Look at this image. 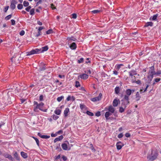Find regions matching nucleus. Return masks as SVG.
Segmentation results:
<instances>
[{"mask_svg": "<svg viewBox=\"0 0 161 161\" xmlns=\"http://www.w3.org/2000/svg\"><path fill=\"white\" fill-rule=\"evenodd\" d=\"M40 51V50L37 48L35 49H33L30 52H27L26 55L29 56L34 54H37L39 53V52Z\"/></svg>", "mask_w": 161, "mask_h": 161, "instance_id": "0eeeda50", "label": "nucleus"}, {"mask_svg": "<svg viewBox=\"0 0 161 161\" xmlns=\"http://www.w3.org/2000/svg\"><path fill=\"white\" fill-rule=\"evenodd\" d=\"M115 108L112 105L107 106L104 108V110L109 112L111 113L114 114V113Z\"/></svg>", "mask_w": 161, "mask_h": 161, "instance_id": "423d86ee", "label": "nucleus"}, {"mask_svg": "<svg viewBox=\"0 0 161 161\" xmlns=\"http://www.w3.org/2000/svg\"><path fill=\"white\" fill-rule=\"evenodd\" d=\"M41 32L38 31L36 35V36L37 37L41 35Z\"/></svg>", "mask_w": 161, "mask_h": 161, "instance_id": "5fc2aeb1", "label": "nucleus"}, {"mask_svg": "<svg viewBox=\"0 0 161 161\" xmlns=\"http://www.w3.org/2000/svg\"><path fill=\"white\" fill-rule=\"evenodd\" d=\"M62 158L63 160L64 161L66 160L67 159V157L64 155L62 157Z\"/></svg>", "mask_w": 161, "mask_h": 161, "instance_id": "4d7b16f0", "label": "nucleus"}, {"mask_svg": "<svg viewBox=\"0 0 161 161\" xmlns=\"http://www.w3.org/2000/svg\"><path fill=\"white\" fill-rule=\"evenodd\" d=\"M153 25V23L151 22H148L146 23L144 26L145 27H147L149 26H152Z\"/></svg>", "mask_w": 161, "mask_h": 161, "instance_id": "4be33fe9", "label": "nucleus"}, {"mask_svg": "<svg viewBox=\"0 0 161 161\" xmlns=\"http://www.w3.org/2000/svg\"><path fill=\"white\" fill-rule=\"evenodd\" d=\"M9 6H8L5 7L4 9V11L5 12H6L9 8Z\"/></svg>", "mask_w": 161, "mask_h": 161, "instance_id": "3c124183", "label": "nucleus"}, {"mask_svg": "<svg viewBox=\"0 0 161 161\" xmlns=\"http://www.w3.org/2000/svg\"><path fill=\"white\" fill-rule=\"evenodd\" d=\"M25 32L24 30H22L19 32V35L21 36H23L25 34Z\"/></svg>", "mask_w": 161, "mask_h": 161, "instance_id": "de8ad7c7", "label": "nucleus"}, {"mask_svg": "<svg viewBox=\"0 0 161 161\" xmlns=\"http://www.w3.org/2000/svg\"><path fill=\"white\" fill-rule=\"evenodd\" d=\"M61 147L64 150H68V146L65 143L62 144L61 145Z\"/></svg>", "mask_w": 161, "mask_h": 161, "instance_id": "412c9836", "label": "nucleus"}, {"mask_svg": "<svg viewBox=\"0 0 161 161\" xmlns=\"http://www.w3.org/2000/svg\"><path fill=\"white\" fill-rule=\"evenodd\" d=\"M12 14H9L5 18V19L6 20H9L11 17Z\"/></svg>", "mask_w": 161, "mask_h": 161, "instance_id": "c03bdc74", "label": "nucleus"}, {"mask_svg": "<svg viewBox=\"0 0 161 161\" xmlns=\"http://www.w3.org/2000/svg\"><path fill=\"white\" fill-rule=\"evenodd\" d=\"M161 74V71H159L156 72H155V75H159Z\"/></svg>", "mask_w": 161, "mask_h": 161, "instance_id": "bf43d9fd", "label": "nucleus"}, {"mask_svg": "<svg viewBox=\"0 0 161 161\" xmlns=\"http://www.w3.org/2000/svg\"><path fill=\"white\" fill-rule=\"evenodd\" d=\"M48 47L47 46H45L42 47L41 52L42 53L48 50Z\"/></svg>", "mask_w": 161, "mask_h": 161, "instance_id": "cd10ccee", "label": "nucleus"}, {"mask_svg": "<svg viewBox=\"0 0 161 161\" xmlns=\"http://www.w3.org/2000/svg\"><path fill=\"white\" fill-rule=\"evenodd\" d=\"M158 14H157L155 15H154L152 17H150V19H151L152 18V19L153 20H156L157 17L158 16Z\"/></svg>", "mask_w": 161, "mask_h": 161, "instance_id": "a878e982", "label": "nucleus"}, {"mask_svg": "<svg viewBox=\"0 0 161 161\" xmlns=\"http://www.w3.org/2000/svg\"><path fill=\"white\" fill-rule=\"evenodd\" d=\"M63 138V137L62 135H61L58 137L56 138L54 141V142H56L57 141L62 140Z\"/></svg>", "mask_w": 161, "mask_h": 161, "instance_id": "aec40b11", "label": "nucleus"}, {"mask_svg": "<svg viewBox=\"0 0 161 161\" xmlns=\"http://www.w3.org/2000/svg\"><path fill=\"white\" fill-rule=\"evenodd\" d=\"M43 96L42 95H41L39 97V100L40 101H43Z\"/></svg>", "mask_w": 161, "mask_h": 161, "instance_id": "6e6d98bb", "label": "nucleus"}, {"mask_svg": "<svg viewBox=\"0 0 161 161\" xmlns=\"http://www.w3.org/2000/svg\"><path fill=\"white\" fill-rule=\"evenodd\" d=\"M14 88L15 89V90L17 92H19L20 89V86L19 85H15L13 86Z\"/></svg>", "mask_w": 161, "mask_h": 161, "instance_id": "5701e85b", "label": "nucleus"}, {"mask_svg": "<svg viewBox=\"0 0 161 161\" xmlns=\"http://www.w3.org/2000/svg\"><path fill=\"white\" fill-rule=\"evenodd\" d=\"M3 155L5 157L8 158L11 161L13 160V158L10 155L7 153H4L3 154Z\"/></svg>", "mask_w": 161, "mask_h": 161, "instance_id": "4468645a", "label": "nucleus"}, {"mask_svg": "<svg viewBox=\"0 0 161 161\" xmlns=\"http://www.w3.org/2000/svg\"><path fill=\"white\" fill-rule=\"evenodd\" d=\"M133 83H136L137 84H140L141 83V81L140 80H137V81H136V80H133Z\"/></svg>", "mask_w": 161, "mask_h": 161, "instance_id": "58836bf2", "label": "nucleus"}, {"mask_svg": "<svg viewBox=\"0 0 161 161\" xmlns=\"http://www.w3.org/2000/svg\"><path fill=\"white\" fill-rule=\"evenodd\" d=\"M129 74L130 75V76H132V77H134L135 75H136L137 74V73L136 72V71L135 70H132L130 71L129 72Z\"/></svg>", "mask_w": 161, "mask_h": 161, "instance_id": "dca6fc26", "label": "nucleus"}, {"mask_svg": "<svg viewBox=\"0 0 161 161\" xmlns=\"http://www.w3.org/2000/svg\"><path fill=\"white\" fill-rule=\"evenodd\" d=\"M29 3L28 2L24 1L23 2V5L25 7L28 6Z\"/></svg>", "mask_w": 161, "mask_h": 161, "instance_id": "e433bc0d", "label": "nucleus"}, {"mask_svg": "<svg viewBox=\"0 0 161 161\" xmlns=\"http://www.w3.org/2000/svg\"><path fill=\"white\" fill-rule=\"evenodd\" d=\"M149 86V85H147V86H146V88H145V89H144V91H143L142 89H141L140 90V92L141 93H142V92H146L147 91V88Z\"/></svg>", "mask_w": 161, "mask_h": 161, "instance_id": "f704fd0d", "label": "nucleus"}, {"mask_svg": "<svg viewBox=\"0 0 161 161\" xmlns=\"http://www.w3.org/2000/svg\"><path fill=\"white\" fill-rule=\"evenodd\" d=\"M31 6H28L26 8H25V10L27 12H29L30 11V10L31 8Z\"/></svg>", "mask_w": 161, "mask_h": 161, "instance_id": "a18cd8bd", "label": "nucleus"}, {"mask_svg": "<svg viewBox=\"0 0 161 161\" xmlns=\"http://www.w3.org/2000/svg\"><path fill=\"white\" fill-rule=\"evenodd\" d=\"M80 86V83L79 81H76L75 82V86L76 88H78Z\"/></svg>", "mask_w": 161, "mask_h": 161, "instance_id": "7c9ffc66", "label": "nucleus"}, {"mask_svg": "<svg viewBox=\"0 0 161 161\" xmlns=\"http://www.w3.org/2000/svg\"><path fill=\"white\" fill-rule=\"evenodd\" d=\"M120 103V101L119 99H115L113 102V106L116 107L118 106V104Z\"/></svg>", "mask_w": 161, "mask_h": 161, "instance_id": "f8f14e48", "label": "nucleus"}, {"mask_svg": "<svg viewBox=\"0 0 161 161\" xmlns=\"http://www.w3.org/2000/svg\"><path fill=\"white\" fill-rule=\"evenodd\" d=\"M69 112V108H65L64 110V114L65 117H66L68 115V113Z\"/></svg>", "mask_w": 161, "mask_h": 161, "instance_id": "f3484780", "label": "nucleus"}, {"mask_svg": "<svg viewBox=\"0 0 161 161\" xmlns=\"http://www.w3.org/2000/svg\"><path fill=\"white\" fill-rule=\"evenodd\" d=\"M37 135L41 138L43 139H48L50 137V136L44 135H42L40 133H38Z\"/></svg>", "mask_w": 161, "mask_h": 161, "instance_id": "ddd939ff", "label": "nucleus"}, {"mask_svg": "<svg viewBox=\"0 0 161 161\" xmlns=\"http://www.w3.org/2000/svg\"><path fill=\"white\" fill-rule=\"evenodd\" d=\"M61 111L59 109H56L54 112L55 114L57 115H59L60 114Z\"/></svg>", "mask_w": 161, "mask_h": 161, "instance_id": "bb28decb", "label": "nucleus"}, {"mask_svg": "<svg viewBox=\"0 0 161 161\" xmlns=\"http://www.w3.org/2000/svg\"><path fill=\"white\" fill-rule=\"evenodd\" d=\"M52 118H53V119L55 120H57L59 118V117L57 115H55V114H53L52 116Z\"/></svg>", "mask_w": 161, "mask_h": 161, "instance_id": "ea45409f", "label": "nucleus"}, {"mask_svg": "<svg viewBox=\"0 0 161 161\" xmlns=\"http://www.w3.org/2000/svg\"><path fill=\"white\" fill-rule=\"evenodd\" d=\"M44 103L42 102H41L38 103L37 102L34 101L33 102L34 109L33 111L36 113L39 112V109L40 110L44 112H47V109H43Z\"/></svg>", "mask_w": 161, "mask_h": 161, "instance_id": "f257e3e1", "label": "nucleus"}, {"mask_svg": "<svg viewBox=\"0 0 161 161\" xmlns=\"http://www.w3.org/2000/svg\"><path fill=\"white\" fill-rule=\"evenodd\" d=\"M125 108H124L122 106V107H120L119 109V112L121 113L123 112L124 111L125 109Z\"/></svg>", "mask_w": 161, "mask_h": 161, "instance_id": "c9c22d12", "label": "nucleus"}, {"mask_svg": "<svg viewBox=\"0 0 161 161\" xmlns=\"http://www.w3.org/2000/svg\"><path fill=\"white\" fill-rule=\"evenodd\" d=\"M70 98H71V97H70V96H69L67 98L66 100L67 101H69L70 100Z\"/></svg>", "mask_w": 161, "mask_h": 161, "instance_id": "774afa93", "label": "nucleus"}, {"mask_svg": "<svg viewBox=\"0 0 161 161\" xmlns=\"http://www.w3.org/2000/svg\"><path fill=\"white\" fill-rule=\"evenodd\" d=\"M37 23L38 25H42V23L41 22L40 20H38L37 21Z\"/></svg>", "mask_w": 161, "mask_h": 161, "instance_id": "680f3d73", "label": "nucleus"}, {"mask_svg": "<svg viewBox=\"0 0 161 161\" xmlns=\"http://www.w3.org/2000/svg\"><path fill=\"white\" fill-rule=\"evenodd\" d=\"M141 98L140 96V93L139 92H137L136 95V99L137 101L139 100Z\"/></svg>", "mask_w": 161, "mask_h": 161, "instance_id": "393cba45", "label": "nucleus"}, {"mask_svg": "<svg viewBox=\"0 0 161 161\" xmlns=\"http://www.w3.org/2000/svg\"><path fill=\"white\" fill-rule=\"evenodd\" d=\"M17 8L19 9H21L23 8V5L21 4H19L18 5Z\"/></svg>", "mask_w": 161, "mask_h": 161, "instance_id": "4c0bfd02", "label": "nucleus"}, {"mask_svg": "<svg viewBox=\"0 0 161 161\" xmlns=\"http://www.w3.org/2000/svg\"><path fill=\"white\" fill-rule=\"evenodd\" d=\"M102 94L101 93H100L99 94V96L98 97H97L91 99V101L95 102L97 101H99L101 100L102 99Z\"/></svg>", "mask_w": 161, "mask_h": 161, "instance_id": "6e6552de", "label": "nucleus"}, {"mask_svg": "<svg viewBox=\"0 0 161 161\" xmlns=\"http://www.w3.org/2000/svg\"><path fill=\"white\" fill-rule=\"evenodd\" d=\"M16 0H12L11 2L10 8L13 10L15 8V4L17 3Z\"/></svg>", "mask_w": 161, "mask_h": 161, "instance_id": "1a4fd4ad", "label": "nucleus"}, {"mask_svg": "<svg viewBox=\"0 0 161 161\" xmlns=\"http://www.w3.org/2000/svg\"><path fill=\"white\" fill-rule=\"evenodd\" d=\"M60 158V155H58L55 157V159L56 160L59 159Z\"/></svg>", "mask_w": 161, "mask_h": 161, "instance_id": "0e129e2a", "label": "nucleus"}, {"mask_svg": "<svg viewBox=\"0 0 161 161\" xmlns=\"http://www.w3.org/2000/svg\"><path fill=\"white\" fill-rule=\"evenodd\" d=\"M84 61V58H81L78 60V62L79 63H83Z\"/></svg>", "mask_w": 161, "mask_h": 161, "instance_id": "79ce46f5", "label": "nucleus"}, {"mask_svg": "<svg viewBox=\"0 0 161 161\" xmlns=\"http://www.w3.org/2000/svg\"><path fill=\"white\" fill-rule=\"evenodd\" d=\"M134 91V90L127 89L125 92V94L124 96H123V95H121V97H122L123 96L127 97H128L129 98V96L131 95V93H133Z\"/></svg>", "mask_w": 161, "mask_h": 161, "instance_id": "39448f33", "label": "nucleus"}, {"mask_svg": "<svg viewBox=\"0 0 161 161\" xmlns=\"http://www.w3.org/2000/svg\"><path fill=\"white\" fill-rule=\"evenodd\" d=\"M63 98H64L63 96H62L60 97H58L57 98V100L58 101L60 102Z\"/></svg>", "mask_w": 161, "mask_h": 161, "instance_id": "a19ab883", "label": "nucleus"}, {"mask_svg": "<svg viewBox=\"0 0 161 161\" xmlns=\"http://www.w3.org/2000/svg\"><path fill=\"white\" fill-rule=\"evenodd\" d=\"M119 88L118 86H116L115 88V92L116 94H118L119 92Z\"/></svg>", "mask_w": 161, "mask_h": 161, "instance_id": "c756f323", "label": "nucleus"}, {"mask_svg": "<svg viewBox=\"0 0 161 161\" xmlns=\"http://www.w3.org/2000/svg\"><path fill=\"white\" fill-rule=\"evenodd\" d=\"M44 29V27L42 26H40L39 27L38 31H41Z\"/></svg>", "mask_w": 161, "mask_h": 161, "instance_id": "69168bd1", "label": "nucleus"}, {"mask_svg": "<svg viewBox=\"0 0 161 161\" xmlns=\"http://www.w3.org/2000/svg\"><path fill=\"white\" fill-rule=\"evenodd\" d=\"M14 156L17 160L19 161L20 157L17 152H15L14 154Z\"/></svg>", "mask_w": 161, "mask_h": 161, "instance_id": "b1692460", "label": "nucleus"}, {"mask_svg": "<svg viewBox=\"0 0 161 161\" xmlns=\"http://www.w3.org/2000/svg\"><path fill=\"white\" fill-rule=\"evenodd\" d=\"M161 80V79L160 78H157L155 79V82H158L159 81Z\"/></svg>", "mask_w": 161, "mask_h": 161, "instance_id": "e2e57ef3", "label": "nucleus"}, {"mask_svg": "<svg viewBox=\"0 0 161 161\" xmlns=\"http://www.w3.org/2000/svg\"><path fill=\"white\" fill-rule=\"evenodd\" d=\"M57 134L56 133V134H53V133H52L51 134V136L52 137H55L56 136H57Z\"/></svg>", "mask_w": 161, "mask_h": 161, "instance_id": "052dcab7", "label": "nucleus"}, {"mask_svg": "<svg viewBox=\"0 0 161 161\" xmlns=\"http://www.w3.org/2000/svg\"><path fill=\"white\" fill-rule=\"evenodd\" d=\"M129 100V98L127 97L124 96L123 99L121 100V106L124 108H126L127 105L130 104Z\"/></svg>", "mask_w": 161, "mask_h": 161, "instance_id": "7ed1b4c3", "label": "nucleus"}, {"mask_svg": "<svg viewBox=\"0 0 161 161\" xmlns=\"http://www.w3.org/2000/svg\"><path fill=\"white\" fill-rule=\"evenodd\" d=\"M11 22L12 25H14L15 24V21L14 19H11Z\"/></svg>", "mask_w": 161, "mask_h": 161, "instance_id": "603ef678", "label": "nucleus"}, {"mask_svg": "<svg viewBox=\"0 0 161 161\" xmlns=\"http://www.w3.org/2000/svg\"><path fill=\"white\" fill-rule=\"evenodd\" d=\"M154 75H155L154 67V66H152L150 68L148 75L147 76L148 78L151 80L153 79V76Z\"/></svg>", "mask_w": 161, "mask_h": 161, "instance_id": "20e7f679", "label": "nucleus"}, {"mask_svg": "<svg viewBox=\"0 0 161 161\" xmlns=\"http://www.w3.org/2000/svg\"><path fill=\"white\" fill-rule=\"evenodd\" d=\"M123 136V135L122 133H120L118 135V138H121Z\"/></svg>", "mask_w": 161, "mask_h": 161, "instance_id": "864d4df0", "label": "nucleus"}, {"mask_svg": "<svg viewBox=\"0 0 161 161\" xmlns=\"http://www.w3.org/2000/svg\"><path fill=\"white\" fill-rule=\"evenodd\" d=\"M72 18L73 19H75L77 17V15L75 13L72 14Z\"/></svg>", "mask_w": 161, "mask_h": 161, "instance_id": "8fccbe9b", "label": "nucleus"}, {"mask_svg": "<svg viewBox=\"0 0 161 161\" xmlns=\"http://www.w3.org/2000/svg\"><path fill=\"white\" fill-rule=\"evenodd\" d=\"M67 40L68 41H75L76 39L73 36H71V37H68L67 38Z\"/></svg>", "mask_w": 161, "mask_h": 161, "instance_id": "c85d7f7f", "label": "nucleus"}, {"mask_svg": "<svg viewBox=\"0 0 161 161\" xmlns=\"http://www.w3.org/2000/svg\"><path fill=\"white\" fill-rule=\"evenodd\" d=\"M88 75L86 74H82L78 76L79 78H80L84 80L87 79L88 78Z\"/></svg>", "mask_w": 161, "mask_h": 161, "instance_id": "9b49d317", "label": "nucleus"}, {"mask_svg": "<svg viewBox=\"0 0 161 161\" xmlns=\"http://www.w3.org/2000/svg\"><path fill=\"white\" fill-rule=\"evenodd\" d=\"M124 145V144L120 141L117 142L116 144L117 149L118 150H120Z\"/></svg>", "mask_w": 161, "mask_h": 161, "instance_id": "9d476101", "label": "nucleus"}, {"mask_svg": "<svg viewBox=\"0 0 161 161\" xmlns=\"http://www.w3.org/2000/svg\"><path fill=\"white\" fill-rule=\"evenodd\" d=\"M158 153L156 150H152L151 153L149 152L147 158L148 161H153L156 159L158 156Z\"/></svg>", "mask_w": 161, "mask_h": 161, "instance_id": "f03ea898", "label": "nucleus"}, {"mask_svg": "<svg viewBox=\"0 0 161 161\" xmlns=\"http://www.w3.org/2000/svg\"><path fill=\"white\" fill-rule=\"evenodd\" d=\"M95 115L99 117L101 115V113L100 111H97Z\"/></svg>", "mask_w": 161, "mask_h": 161, "instance_id": "09e8293b", "label": "nucleus"}, {"mask_svg": "<svg viewBox=\"0 0 161 161\" xmlns=\"http://www.w3.org/2000/svg\"><path fill=\"white\" fill-rule=\"evenodd\" d=\"M86 114L88 115L91 116H92L94 115V114L93 113L89 111H87L86 112Z\"/></svg>", "mask_w": 161, "mask_h": 161, "instance_id": "473e14b6", "label": "nucleus"}, {"mask_svg": "<svg viewBox=\"0 0 161 161\" xmlns=\"http://www.w3.org/2000/svg\"><path fill=\"white\" fill-rule=\"evenodd\" d=\"M70 47L72 49H75L77 47L76 45L75 42H73L70 45Z\"/></svg>", "mask_w": 161, "mask_h": 161, "instance_id": "a211bd4d", "label": "nucleus"}, {"mask_svg": "<svg viewBox=\"0 0 161 161\" xmlns=\"http://www.w3.org/2000/svg\"><path fill=\"white\" fill-rule=\"evenodd\" d=\"M112 114V113L108 111L106 112L105 114V117L106 120L109 119V117Z\"/></svg>", "mask_w": 161, "mask_h": 161, "instance_id": "2eb2a0df", "label": "nucleus"}, {"mask_svg": "<svg viewBox=\"0 0 161 161\" xmlns=\"http://www.w3.org/2000/svg\"><path fill=\"white\" fill-rule=\"evenodd\" d=\"M32 138L34 139V140H35L37 145L38 146H39V141L38 140V139L37 138H36L34 137V136H32Z\"/></svg>", "mask_w": 161, "mask_h": 161, "instance_id": "2f4dec72", "label": "nucleus"}, {"mask_svg": "<svg viewBox=\"0 0 161 161\" xmlns=\"http://www.w3.org/2000/svg\"><path fill=\"white\" fill-rule=\"evenodd\" d=\"M20 154L21 156L24 158H26L28 157L27 154L24 152H21Z\"/></svg>", "mask_w": 161, "mask_h": 161, "instance_id": "6ab92c4d", "label": "nucleus"}, {"mask_svg": "<svg viewBox=\"0 0 161 161\" xmlns=\"http://www.w3.org/2000/svg\"><path fill=\"white\" fill-rule=\"evenodd\" d=\"M53 32L52 29H49L46 31V33L47 34H49L52 33Z\"/></svg>", "mask_w": 161, "mask_h": 161, "instance_id": "37998d69", "label": "nucleus"}, {"mask_svg": "<svg viewBox=\"0 0 161 161\" xmlns=\"http://www.w3.org/2000/svg\"><path fill=\"white\" fill-rule=\"evenodd\" d=\"M30 14L31 15H34L35 14V9L34 8H33L31 9L30 12Z\"/></svg>", "mask_w": 161, "mask_h": 161, "instance_id": "72a5a7b5", "label": "nucleus"}, {"mask_svg": "<svg viewBox=\"0 0 161 161\" xmlns=\"http://www.w3.org/2000/svg\"><path fill=\"white\" fill-rule=\"evenodd\" d=\"M113 74L115 75H117L118 74V72L116 70H114L113 71Z\"/></svg>", "mask_w": 161, "mask_h": 161, "instance_id": "338daca9", "label": "nucleus"}, {"mask_svg": "<svg viewBox=\"0 0 161 161\" xmlns=\"http://www.w3.org/2000/svg\"><path fill=\"white\" fill-rule=\"evenodd\" d=\"M93 14H97L100 12V10H94L92 12Z\"/></svg>", "mask_w": 161, "mask_h": 161, "instance_id": "49530a36", "label": "nucleus"}, {"mask_svg": "<svg viewBox=\"0 0 161 161\" xmlns=\"http://www.w3.org/2000/svg\"><path fill=\"white\" fill-rule=\"evenodd\" d=\"M125 136L127 137H129L130 136V134L128 133H127L125 134Z\"/></svg>", "mask_w": 161, "mask_h": 161, "instance_id": "13d9d810", "label": "nucleus"}]
</instances>
